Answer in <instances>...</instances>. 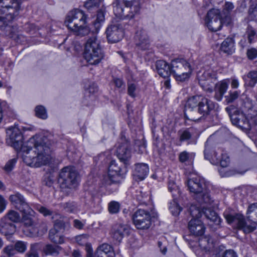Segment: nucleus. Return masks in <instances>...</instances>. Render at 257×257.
Instances as JSON below:
<instances>
[{
	"instance_id": "obj_1",
	"label": "nucleus",
	"mask_w": 257,
	"mask_h": 257,
	"mask_svg": "<svg viewBox=\"0 0 257 257\" xmlns=\"http://www.w3.org/2000/svg\"><path fill=\"white\" fill-rule=\"evenodd\" d=\"M7 144L17 151H20L24 162L32 167H39L49 163L50 160V141L45 136L36 135L26 143H23V136L17 127L7 130Z\"/></svg>"
},
{
	"instance_id": "obj_2",
	"label": "nucleus",
	"mask_w": 257,
	"mask_h": 257,
	"mask_svg": "<svg viewBox=\"0 0 257 257\" xmlns=\"http://www.w3.org/2000/svg\"><path fill=\"white\" fill-rule=\"evenodd\" d=\"M217 105V103L202 96H192L188 99L186 104L185 117L194 121L204 119Z\"/></svg>"
},
{
	"instance_id": "obj_3",
	"label": "nucleus",
	"mask_w": 257,
	"mask_h": 257,
	"mask_svg": "<svg viewBox=\"0 0 257 257\" xmlns=\"http://www.w3.org/2000/svg\"><path fill=\"white\" fill-rule=\"evenodd\" d=\"M22 0H0V14L5 17H0V29L8 33L11 30L9 23L14 21L19 16Z\"/></svg>"
},
{
	"instance_id": "obj_4",
	"label": "nucleus",
	"mask_w": 257,
	"mask_h": 257,
	"mask_svg": "<svg viewBox=\"0 0 257 257\" xmlns=\"http://www.w3.org/2000/svg\"><path fill=\"white\" fill-rule=\"evenodd\" d=\"M187 186L200 204L209 205L213 202L204 178L200 176L190 178L187 181Z\"/></svg>"
},
{
	"instance_id": "obj_5",
	"label": "nucleus",
	"mask_w": 257,
	"mask_h": 257,
	"mask_svg": "<svg viewBox=\"0 0 257 257\" xmlns=\"http://www.w3.org/2000/svg\"><path fill=\"white\" fill-rule=\"evenodd\" d=\"M112 6L115 16L121 20L133 18L141 8L140 0H115Z\"/></svg>"
},
{
	"instance_id": "obj_6",
	"label": "nucleus",
	"mask_w": 257,
	"mask_h": 257,
	"mask_svg": "<svg viewBox=\"0 0 257 257\" xmlns=\"http://www.w3.org/2000/svg\"><path fill=\"white\" fill-rule=\"evenodd\" d=\"M215 146L213 137L211 136L205 143L204 151V158L209 161L212 164H219L222 168L227 167L230 161L228 156L221 149H218L217 151L214 150Z\"/></svg>"
},
{
	"instance_id": "obj_7",
	"label": "nucleus",
	"mask_w": 257,
	"mask_h": 257,
	"mask_svg": "<svg viewBox=\"0 0 257 257\" xmlns=\"http://www.w3.org/2000/svg\"><path fill=\"white\" fill-rule=\"evenodd\" d=\"M86 17L82 11L76 9L70 11L67 14L65 21L67 27L75 32L77 35L84 36L89 32V29L85 25Z\"/></svg>"
},
{
	"instance_id": "obj_8",
	"label": "nucleus",
	"mask_w": 257,
	"mask_h": 257,
	"mask_svg": "<svg viewBox=\"0 0 257 257\" xmlns=\"http://www.w3.org/2000/svg\"><path fill=\"white\" fill-rule=\"evenodd\" d=\"M83 56L90 65H97L103 59L104 54L95 35L89 38L86 41Z\"/></svg>"
},
{
	"instance_id": "obj_9",
	"label": "nucleus",
	"mask_w": 257,
	"mask_h": 257,
	"mask_svg": "<svg viewBox=\"0 0 257 257\" xmlns=\"http://www.w3.org/2000/svg\"><path fill=\"white\" fill-rule=\"evenodd\" d=\"M127 167L124 165L122 168L115 160L110 161L108 168V176L105 179L104 184L106 189L112 192L118 189L120 178L127 172Z\"/></svg>"
},
{
	"instance_id": "obj_10",
	"label": "nucleus",
	"mask_w": 257,
	"mask_h": 257,
	"mask_svg": "<svg viewBox=\"0 0 257 257\" xmlns=\"http://www.w3.org/2000/svg\"><path fill=\"white\" fill-rule=\"evenodd\" d=\"M78 174L74 167L67 166L60 171L58 183L62 191L68 194L70 190L75 189L78 184Z\"/></svg>"
},
{
	"instance_id": "obj_11",
	"label": "nucleus",
	"mask_w": 257,
	"mask_h": 257,
	"mask_svg": "<svg viewBox=\"0 0 257 257\" xmlns=\"http://www.w3.org/2000/svg\"><path fill=\"white\" fill-rule=\"evenodd\" d=\"M224 216L229 224L234 223L239 229L242 230L245 233H248L256 228V224L247 218L245 219L240 214L230 212L226 210L223 213Z\"/></svg>"
},
{
	"instance_id": "obj_12",
	"label": "nucleus",
	"mask_w": 257,
	"mask_h": 257,
	"mask_svg": "<svg viewBox=\"0 0 257 257\" xmlns=\"http://www.w3.org/2000/svg\"><path fill=\"white\" fill-rule=\"evenodd\" d=\"M194 69L192 65L184 59H176L171 62V73L177 81L188 78Z\"/></svg>"
},
{
	"instance_id": "obj_13",
	"label": "nucleus",
	"mask_w": 257,
	"mask_h": 257,
	"mask_svg": "<svg viewBox=\"0 0 257 257\" xmlns=\"http://www.w3.org/2000/svg\"><path fill=\"white\" fill-rule=\"evenodd\" d=\"M116 153L120 161L127 167L131 164L132 152L130 144L124 137L122 136L118 142Z\"/></svg>"
},
{
	"instance_id": "obj_14",
	"label": "nucleus",
	"mask_w": 257,
	"mask_h": 257,
	"mask_svg": "<svg viewBox=\"0 0 257 257\" xmlns=\"http://www.w3.org/2000/svg\"><path fill=\"white\" fill-rule=\"evenodd\" d=\"M135 225L138 229L149 228L151 225V217L149 211L145 209H138L133 215Z\"/></svg>"
},
{
	"instance_id": "obj_15",
	"label": "nucleus",
	"mask_w": 257,
	"mask_h": 257,
	"mask_svg": "<svg viewBox=\"0 0 257 257\" xmlns=\"http://www.w3.org/2000/svg\"><path fill=\"white\" fill-rule=\"evenodd\" d=\"M197 77L199 84L202 89L207 92H212L217 79L215 73L212 70H207L202 73L199 72Z\"/></svg>"
},
{
	"instance_id": "obj_16",
	"label": "nucleus",
	"mask_w": 257,
	"mask_h": 257,
	"mask_svg": "<svg viewBox=\"0 0 257 257\" xmlns=\"http://www.w3.org/2000/svg\"><path fill=\"white\" fill-rule=\"evenodd\" d=\"M205 24L211 31L219 30L222 26L221 15L220 11L217 9H212L209 11L205 19Z\"/></svg>"
},
{
	"instance_id": "obj_17",
	"label": "nucleus",
	"mask_w": 257,
	"mask_h": 257,
	"mask_svg": "<svg viewBox=\"0 0 257 257\" xmlns=\"http://www.w3.org/2000/svg\"><path fill=\"white\" fill-rule=\"evenodd\" d=\"M105 33L108 42L111 43L119 42L124 34L122 26L117 22H112L107 28Z\"/></svg>"
},
{
	"instance_id": "obj_18",
	"label": "nucleus",
	"mask_w": 257,
	"mask_h": 257,
	"mask_svg": "<svg viewBox=\"0 0 257 257\" xmlns=\"http://www.w3.org/2000/svg\"><path fill=\"white\" fill-rule=\"evenodd\" d=\"M211 203L209 205L212 204ZM203 206V214L206 218L210 221L208 222V225L212 231H215L220 227L221 219L218 216L217 213L210 208H207L208 205L202 204Z\"/></svg>"
},
{
	"instance_id": "obj_19",
	"label": "nucleus",
	"mask_w": 257,
	"mask_h": 257,
	"mask_svg": "<svg viewBox=\"0 0 257 257\" xmlns=\"http://www.w3.org/2000/svg\"><path fill=\"white\" fill-rule=\"evenodd\" d=\"M230 118L233 125H237L242 130H250L251 124L249 123L246 113L235 110L233 114L230 115Z\"/></svg>"
},
{
	"instance_id": "obj_20",
	"label": "nucleus",
	"mask_w": 257,
	"mask_h": 257,
	"mask_svg": "<svg viewBox=\"0 0 257 257\" xmlns=\"http://www.w3.org/2000/svg\"><path fill=\"white\" fill-rule=\"evenodd\" d=\"M136 47L140 50H146L150 46V40L147 32L142 28L139 29L134 37Z\"/></svg>"
},
{
	"instance_id": "obj_21",
	"label": "nucleus",
	"mask_w": 257,
	"mask_h": 257,
	"mask_svg": "<svg viewBox=\"0 0 257 257\" xmlns=\"http://www.w3.org/2000/svg\"><path fill=\"white\" fill-rule=\"evenodd\" d=\"M129 231L130 229L127 225L117 223L112 227L111 235L114 240L120 242L125 235L128 234Z\"/></svg>"
},
{
	"instance_id": "obj_22",
	"label": "nucleus",
	"mask_w": 257,
	"mask_h": 257,
	"mask_svg": "<svg viewBox=\"0 0 257 257\" xmlns=\"http://www.w3.org/2000/svg\"><path fill=\"white\" fill-rule=\"evenodd\" d=\"M9 199L15 207L20 212L29 210L30 206L29 204L26 201L24 196L19 192H16L10 195Z\"/></svg>"
},
{
	"instance_id": "obj_23",
	"label": "nucleus",
	"mask_w": 257,
	"mask_h": 257,
	"mask_svg": "<svg viewBox=\"0 0 257 257\" xmlns=\"http://www.w3.org/2000/svg\"><path fill=\"white\" fill-rule=\"evenodd\" d=\"M188 227L190 233L196 236L203 235L205 228L202 222L198 219H192L188 223Z\"/></svg>"
},
{
	"instance_id": "obj_24",
	"label": "nucleus",
	"mask_w": 257,
	"mask_h": 257,
	"mask_svg": "<svg viewBox=\"0 0 257 257\" xmlns=\"http://www.w3.org/2000/svg\"><path fill=\"white\" fill-rule=\"evenodd\" d=\"M16 227L15 224L9 221L5 217L0 219V233L5 236H10L16 231Z\"/></svg>"
},
{
	"instance_id": "obj_25",
	"label": "nucleus",
	"mask_w": 257,
	"mask_h": 257,
	"mask_svg": "<svg viewBox=\"0 0 257 257\" xmlns=\"http://www.w3.org/2000/svg\"><path fill=\"white\" fill-rule=\"evenodd\" d=\"M94 257H115V253L111 245L103 243L97 247Z\"/></svg>"
},
{
	"instance_id": "obj_26",
	"label": "nucleus",
	"mask_w": 257,
	"mask_h": 257,
	"mask_svg": "<svg viewBox=\"0 0 257 257\" xmlns=\"http://www.w3.org/2000/svg\"><path fill=\"white\" fill-rule=\"evenodd\" d=\"M149 171L148 165L145 163H138L135 165L133 175L136 180H144Z\"/></svg>"
},
{
	"instance_id": "obj_27",
	"label": "nucleus",
	"mask_w": 257,
	"mask_h": 257,
	"mask_svg": "<svg viewBox=\"0 0 257 257\" xmlns=\"http://www.w3.org/2000/svg\"><path fill=\"white\" fill-rule=\"evenodd\" d=\"M156 67L158 73L162 77H168L172 74L171 66L164 60H158L156 63Z\"/></svg>"
},
{
	"instance_id": "obj_28",
	"label": "nucleus",
	"mask_w": 257,
	"mask_h": 257,
	"mask_svg": "<svg viewBox=\"0 0 257 257\" xmlns=\"http://www.w3.org/2000/svg\"><path fill=\"white\" fill-rule=\"evenodd\" d=\"M178 134L180 142L187 141L188 144L196 143V141L193 139V129L192 128L181 130L178 131Z\"/></svg>"
},
{
	"instance_id": "obj_29",
	"label": "nucleus",
	"mask_w": 257,
	"mask_h": 257,
	"mask_svg": "<svg viewBox=\"0 0 257 257\" xmlns=\"http://www.w3.org/2000/svg\"><path fill=\"white\" fill-rule=\"evenodd\" d=\"M220 50L227 55H231L235 52L234 40L232 37H227L221 43Z\"/></svg>"
},
{
	"instance_id": "obj_30",
	"label": "nucleus",
	"mask_w": 257,
	"mask_h": 257,
	"mask_svg": "<svg viewBox=\"0 0 257 257\" xmlns=\"http://www.w3.org/2000/svg\"><path fill=\"white\" fill-rule=\"evenodd\" d=\"M238 105L241 110V112L246 113L250 109L254 108L252 100L245 95H242L238 101Z\"/></svg>"
},
{
	"instance_id": "obj_31",
	"label": "nucleus",
	"mask_w": 257,
	"mask_h": 257,
	"mask_svg": "<svg viewBox=\"0 0 257 257\" xmlns=\"http://www.w3.org/2000/svg\"><path fill=\"white\" fill-rule=\"evenodd\" d=\"M198 243L200 247L206 251H211L214 247V242L210 236H204L199 238Z\"/></svg>"
},
{
	"instance_id": "obj_32",
	"label": "nucleus",
	"mask_w": 257,
	"mask_h": 257,
	"mask_svg": "<svg viewBox=\"0 0 257 257\" xmlns=\"http://www.w3.org/2000/svg\"><path fill=\"white\" fill-rule=\"evenodd\" d=\"M22 221L25 226L27 227L32 226L34 223V211L29 207L28 211H22Z\"/></svg>"
},
{
	"instance_id": "obj_33",
	"label": "nucleus",
	"mask_w": 257,
	"mask_h": 257,
	"mask_svg": "<svg viewBox=\"0 0 257 257\" xmlns=\"http://www.w3.org/2000/svg\"><path fill=\"white\" fill-rule=\"evenodd\" d=\"M215 94L214 97L217 100L220 101L227 90L228 85L225 82L221 81L219 83L215 84Z\"/></svg>"
},
{
	"instance_id": "obj_34",
	"label": "nucleus",
	"mask_w": 257,
	"mask_h": 257,
	"mask_svg": "<svg viewBox=\"0 0 257 257\" xmlns=\"http://www.w3.org/2000/svg\"><path fill=\"white\" fill-rule=\"evenodd\" d=\"M242 78L245 87H253L257 82V71H251Z\"/></svg>"
},
{
	"instance_id": "obj_35",
	"label": "nucleus",
	"mask_w": 257,
	"mask_h": 257,
	"mask_svg": "<svg viewBox=\"0 0 257 257\" xmlns=\"http://www.w3.org/2000/svg\"><path fill=\"white\" fill-rule=\"evenodd\" d=\"M50 240L55 244H62L64 242V237L55 229H50L49 233Z\"/></svg>"
},
{
	"instance_id": "obj_36",
	"label": "nucleus",
	"mask_w": 257,
	"mask_h": 257,
	"mask_svg": "<svg viewBox=\"0 0 257 257\" xmlns=\"http://www.w3.org/2000/svg\"><path fill=\"white\" fill-rule=\"evenodd\" d=\"M62 249V248L59 245L48 244L44 247V251L47 255L56 256L59 254Z\"/></svg>"
},
{
	"instance_id": "obj_37",
	"label": "nucleus",
	"mask_w": 257,
	"mask_h": 257,
	"mask_svg": "<svg viewBox=\"0 0 257 257\" xmlns=\"http://www.w3.org/2000/svg\"><path fill=\"white\" fill-rule=\"evenodd\" d=\"M247 215L249 220L257 224V203L248 206Z\"/></svg>"
},
{
	"instance_id": "obj_38",
	"label": "nucleus",
	"mask_w": 257,
	"mask_h": 257,
	"mask_svg": "<svg viewBox=\"0 0 257 257\" xmlns=\"http://www.w3.org/2000/svg\"><path fill=\"white\" fill-rule=\"evenodd\" d=\"M248 14L251 20L257 22V0L250 1Z\"/></svg>"
},
{
	"instance_id": "obj_39",
	"label": "nucleus",
	"mask_w": 257,
	"mask_h": 257,
	"mask_svg": "<svg viewBox=\"0 0 257 257\" xmlns=\"http://www.w3.org/2000/svg\"><path fill=\"white\" fill-rule=\"evenodd\" d=\"M249 123L251 124V127L257 125V107L250 109L246 112Z\"/></svg>"
},
{
	"instance_id": "obj_40",
	"label": "nucleus",
	"mask_w": 257,
	"mask_h": 257,
	"mask_svg": "<svg viewBox=\"0 0 257 257\" xmlns=\"http://www.w3.org/2000/svg\"><path fill=\"white\" fill-rule=\"evenodd\" d=\"M4 217L7 218V220H8L9 221H10L14 224L15 223L19 222L21 219L19 213L13 210L9 211Z\"/></svg>"
},
{
	"instance_id": "obj_41",
	"label": "nucleus",
	"mask_w": 257,
	"mask_h": 257,
	"mask_svg": "<svg viewBox=\"0 0 257 257\" xmlns=\"http://www.w3.org/2000/svg\"><path fill=\"white\" fill-rule=\"evenodd\" d=\"M202 209L201 210L199 207L195 205H192L189 208V212L191 216L192 217V219H198L201 217L203 214V205Z\"/></svg>"
},
{
	"instance_id": "obj_42",
	"label": "nucleus",
	"mask_w": 257,
	"mask_h": 257,
	"mask_svg": "<svg viewBox=\"0 0 257 257\" xmlns=\"http://www.w3.org/2000/svg\"><path fill=\"white\" fill-rule=\"evenodd\" d=\"M169 209L174 216H177L179 214L182 208L178 205L175 198L169 203Z\"/></svg>"
},
{
	"instance_id": "obj_43",
	"label": "nucleus",
	"mask_w": 257,
	"mask_h": 257,
	"mask_svg": "<svg viewBox=\"0 0 257 257\" xmlns=\"http://www.w3.org/2000/svg\"><path fill=\"white\" fill-rule=\"evenodd\" d=\"M35 114L40 118L45 119L48 117L46 108L43 105H38L35 107Z\"/></svg>"
},
{
	"instance_id": "obj_44",
	"label": "nucleus",
	"mask_w": 257,
	"mask_h": 257,
	"mask_svg": "<svg viewBox=\"0 0 257 257\" xmlns=\"http://www.w3.org/2000/svg\"><path fill=\"white\" fill-rule=\"evenodd\" d=\"M108 209L110 213L116 214L119 211L120 204L118 202L112 201L108 204Z\"/></svg>"
},
{
	"instance_id": "obj_45",
	"label": "nucleus",
	"mask_w": 257,
	"mask_h": 257,
	"mask_svg": "<svg viewBox=\"0 0 257 257\" xmlns=\"http://www.w3.org/2000/svg\"><path fill=\"white\" fill-rule=\"evenodd\" d=\"M14 246L15 250L20 253H23L27 249V243L23 241H17Z\"/></svg>"
},
{
	"instance_id": "obj_46",
	"label": "nucleus",
	"mask_w": 257,
	"mask_h": 257,
	"mask_svg": "<svg viewBox=\"0 0 257 257\" xmlns=\"http://www.w3.org/2000/svg\"><path fill=\"white\" fill-rule=\"evenodd\" d=\"M101 0H88L84 4L85 7L90 10L93 8H97L100 3Z\"/></svg>"
},
{
	"instance_id": "obj_47",
	"label": "nucleus",
	"mask_w": 257,
	"mask_h": 257,
	"mask_svg": "<svg viewBox=\"0 0 257 257\" xmlns=\"http://www.w3.org/2000/svg\"><path fill=\"white\" fill-rule=\"evenodd\" d=\"M4 257H11L15 253V249L13 245H8L3 250Z\"/></svg>"
},
{
	"instance_id": "obj_48",
	"label": "nucleus",
	"mask_w": 257,
	"mask_h": 257,
	"mask_svg": "<svg viewBox=\"0 0 257 257\" xmlns=\"http://www.w3.org/2000/svg\"><path fill=\"white\" fill-rule=\"evenodd\" d=\"M110 158V154L109 152H105L98 155L94 158L95 161L99 160L101 162L106 163L109 160Z\"/></svg>"
},
{
	"instance_id": "obj_49",
	"label": "nucleus",
	"mask_w": 257,
	"mask_h": 257,
	"mask_svg": "<svg viewBox=\"0 0 257 257\" xmlns=\"http://www.w3.org/2000/svg\"><path fill=\"white\" fill-rule=\"evenodd\" d=\"M37 243L31 244L30 250L27 253L26 256L27 257H39L37 251Z\"/></svg>"
},
{
	"instance_id": "obj_50",
	"label": "nucleus",
	"mask_w": 257,
	"mask_h": 257,
	"mask_svg": "<svg viewBox=\"0 0 257 257\" xmlns=\"http://www.w3.org/2000/svg\"><path fill=\"white\" fill-rule=\"evenodd\" d=\"M62 206L67 212H73L76 208V205L74 202H65L62 204Z\"/></svg>"
},
{
	"instance_id": "obj_51",
	"label": "nucleus",
	"mask_w": 257,
	"mask_h": 257,
	"mask_svg": "<svg viewBox=\"0 0 257 257\" xmlns=\"http://www.w3.org/2000/svg\"><path fill=\"white\" fill-rule=\"evenodd\" d=\"M168 190L172 193L173 197L177 196L179 194V190L177 186L175 184L174 181H169L168 182Z\"/></svg>"
},
{
	"instance_id": "obj_52",
	"label": "nucleus",
	"mask_w": 257,
	"mask_h": 257,
	"mask_svg": "<svg viewBox=\"0 0 257 257\" xmlns=\"http://www.w3.org/2000/svg\"><path fill=\"white\" fill-rule=\"evenodd\" d=\"M135 197L140 204H143L145 203L147 196L141 191H137Z\"/></svg>"
},
{
	"instance_id": "obj_53",
	"label": "nucleus",
	"mask_w": 257,
	"mask_h": 257,
	"mask_svg": "<svg viewBox=\"0 0 257 257\" xmlns=\"http://www.w3.org/2000/svg\"><path fill=\"white\" fill-rule=\"evenodd\" d=\"M75 240L80 245H84L88 242V236L82 234L75 237Z\"/></svg>"
},
{
	"instance_id": "obj_54",
	"label": "nucleus",
	"mask_w": 257,
	"mask_h": 257,
	"mask_svg": "<svg viewBox=\"0 0 257 257\" xmlns=\"http://www.w3.org/2000/svg\"><path fill=\"white\" fill-rule=\"evenodd\" d=\"M16 162L17 159L16 158L9 160L6 164L4 170L7 172H11L13 169Z\"/></svg>"
},
{
	"instance_id": "obj_55",
	"label": "nucleus",
	"mask_w": 257,
	"mask_h": 257,
	"mask_svg": "<svg viewBox=\"0 0 257 257\" xmlns=\"http://www.w3.org/2000/svg\"><path fill=\"white\" fill-rule=\"evenodd\" d=\"M65 223L63 220H56L55 221L54 227L51 229H55L60 232L61 230L64 229Z\"/></svg>"
},
{
	"instance_id": "obj_56",
	"label": "nucleus",
	"mask_w": 257,
	"mask_h": 257,
	"mask_svg": "<svg viewBox=\"0 0 257 257\" xmlns=\"http://www.w3.org/2000/svg\"><path fill=\"white\" fill-rule=\"evenodd\" d=\"M238 96V93L237 91L230 92L228 95L225 96L226 101L227 103H231Z\"/></svg>"
},
{
	"instance_id": "obj_57",
	"label": "nucleus",
	"mask_w": 257,
	"mask_h": 257,
	"mask_svg": "<svg viewBox=\"0 0 257 257\" xmlns=\"http://www.w3.org/2000/svg\"><path fill=\"white\" fill-rule=\"evenodd\" d=\"M37 209L45 216H50L52 214V211L44 206L39 205L37 207Z\"/></svg>"
},
{
	"instance_id": "obj_58",
	"label": "nucleus",
	"mask_w": 257,
	"mask_h": 257,
	"mask_svg": "<svg viewBox=\"0 0 257 257\" xmlns=\"http://www.w3.org/2000/svg\"><path fill=\"white\" fill-rule=\"evenodd\" d=\"M136 90V85L133 83L128 84L127 93L132 97H136L135 91Z\"/></svg>"
},
{
	"instance_id": "obj_59",
	"label": "nucleus",
	"mask_w": 257,
	"mask_h": 257,
	"mask_svg": "<svg viewBox=\"0 0 257 257\" xmlns=\"http://www.w3.org/2000/svg\"><path fill=\"white\" fill-rule=\"evenodd\" d=\"M246 54L249 59L253 60L257 57V50L255 48H250L247 50Z\"/></svg>"
},
{
	"instance_id": "obj_60",
	"label": "nucleus",
	"mask_w": 257,
	"mask_h": 257,
	"mask_svg": "<svg viewBox=\"0 0 257 257\" xmlns=\"http://www.w3.org/2000/svg\"><path fill=\"white\" fill-rule=\"evenodd\" d=\"M189 154L186 151L181 152L179 156V160L181 163H185L188 160Z\"/></svg>"
},
{
	"instance_id": "obj_61",
	"label": "nucleus",
	"mask_w": 257,
	"mask_h": 257,
	"mask_svg": "<svg viewBox=\"0 0 257 257\" xmlns=\"http://www.w3.org/2000/svg\"><path fill=\"white\" fill-rule=\"evenodd\" d=\"M218 257H237L236 253L231 249L226 250Z\"/></svg>"
},
{
	"instance_id": "obj_62",
	"label": "nucleus",
	"mask_w": 257,
	"mask_h": 257,
	"mask_svg": "<svg viewBox=\"0 0 257 257\" xmlns=\"http://www.w3.org/2000/svg\"><path fill=\"white\" fill-rule=\"evenodd\" d=\"M104 20V14L103 11L99 10L97 12V18L96 21L97 23H100Z\"/></svg>"
},
{
	"instance_id": "obj_63",
	"label": "nucleus",
	"mask_w": 257,
	"mask_h": 257,
	"mask_svg": "<svg viewBox=\"0 0 257 257\" xmlns=\"http://www.w3.org/2000/svg\"><path fill=\"white\" fill-rule=\"evenodd\" d=\"M225 14V16L224 18H222L221 16V20L222 21V25L225 24L226 25H229L231 23V19L230 16L229 15L228 13H224Z\"/></svg>"
},
{
	"instance_id": "obj_64",
	"label": "nucleus",
	"mask_w": 257,
	"mask_h": 257,
	"mask_svg": "<svg viewBox=\"0 0 257 257\" xmlns=\"http://www.w3.org/2000/svg\"><path fill=\"white\" fill-rule=\"evenodd\" d=\"M86 245V249L87 251L86 257H94L93 254V250L90 244L88 242L85 244Z\"/></svg>"
}]
</instances>
